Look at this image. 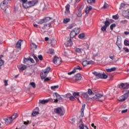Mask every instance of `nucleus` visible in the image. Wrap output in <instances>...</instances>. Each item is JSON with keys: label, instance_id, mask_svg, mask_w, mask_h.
<instances>
[{"label": "nucleus", "instance_id": "obj_52", "mask_svg": "<svg viewBox=\"0 0 129 129\" xmlns=\"http://www.w3.org/2000/svg\"><path fill=\"white\" fill-rule=\"evenodd\" d=\"M107 27L105 26V25H104V26L102 27L101 28V31H103V32H104V31H106V29H107Z\"/></svg>", "mask_w": 129, "mask_h": 129}, {"label": "nucleus", "instance_id": "obj_58", "mask_svg": "<svg viewBox=\"0 0 129 129\" xmlns=\"http://www.w3.org/2000/svg\"><path fill=\"white\" fill-rule=\"evenodd\" d=\"M47 102H49L50 101V102H54V100L52 98H49L47 99Z\"/></svg>", "mask_w": 129, "mask_h": 129}, {"label": "nucleus", "instance_id": "obj_12", "mask_svg": "<svg viewBox=\"0 0 129 129\" xmlns=\"http://www.w3.org/2000/svg\"><path fill=\"white\" fill-rule=\"evenodd\" d=\"M28 4L29 5V8H31V7H34L35 5L38 4V0H33L32 1L28 2Z\"/></svg>", "mask_w": 129, "mask_h": 129}, {"label": "nucleus", "instance_id": "obj_37", "mask_svg": "<svg viewBox=\"0 0 129 129\" xmlns=\"http://www.w3.org/2000/svg\"><path fill=\"white\" fill-rule=\"evenodd\" d=\"M31 49H37V45H36L35 43H32L31 45Z\"/></svg>", "mask_w": 129, "mask_h": 129}, {"label": "nucleus", "instance_id": "obj_62", "mask_svg": "<svg viewBox=\"0 0 129 129\" xmlns=\"http://www.w3.org/2000/svg\"><path fill=\"white\" fill-rule=\"evenodd\" d=\"M94 62L92 60L88 61V65H89L90 64H93Z\"/></svg>", "mask_w": 129, "mask_h": 129}, {"label": "nucleus", "instance_id": "obj_50", "mask_svg": "<svg viewBox=\"0 0 129 129\" xmlns=\"http://www.w3.org/2000/svg\"><path fill=\"white\" fill-rule=\"evenodd\" d=\"M109 8V5L107 4H105L103 7V9H108Z\"/></svg>", "mask_w": 129, "mask_h": 129}, {"label": "nucleus", "instance_id": "obj_43", "mask_svg": "<svg viewBox=\"0 0 129 129\" xmlns=\"http://www.w3.org/2000/svg\"><path fill=\"white\" fill-rule=\"evenodd\" d=\"M59 88V86H51V89H52V90H55V89H57Z\"/></svg>", "mask_w": 129, "mask_h": 129}, {"label": "nucleus", "instance_id": "obj_63", "mask_svg": "<svg viewBox=\"0 0 129 129\" xmlns=\"http://www.w3.org/2000/svg\"><path fill=\"white\" fill-rule=\"evenodd\" d=\"M29 61V58H24V63H26V62H28Z\"/></svg>", "mask_w": 129, "mask_h": 129}, {"label": "nucleus", "instance_id": "obj_24", "mask_svg": "<svg viewBox=\"0 0 129 129\" xmlns=\"http://www.w3.org/2000/svg\"><path fill=\"white\" fill-rule=\"evenodd\" d=\"M85 105H86L85 104H83L81 108V112L82 117L84 116V108H85Z\"/></svg>", "mask_w": 129, "mask_h": 129}, {"label": "nucleus", "instance_id": "obj_61", "mask_svg": "<svg viewBox=\"0 0 129 129\" xmlns=\"http://www.w3.org/2000/svg\"><path fill=\"white\" fill-rule=\"evenodd\" d=\"M123 50H124L125 52H126V53H128L129 50H128V48L124 47L123 48Z\"/></svg>", "mask_w": 129, "mask_h": 129}, {"label": "nucleus", "instance_id": "obj_54", "mask_svg": "<svg viewBox=\"0 0 129 129\" xmlns=\"http://www.w3.org/2000/svg\"><path fill=\"white\" fill-rule=\"evenodd\" d=\"M38 59L40 60V61H42V60H43V56L42 55H39L38 56Z\"/></svg>", "mask_w": 129, "mask_h": 129}, {"label": "nucleus", "instance_id": "obj_38", "mask_svg": "<svg viewBox=\"0 0 129 129\" xmlns=\"http://www.w3.org/2000/svg\"><path fill=\"white\" fill-rule=\"evenodd\" d=\"M88 94H89V95H92V94H93V92H92V90H91V89H89L88 90V92H87Z\"/></svg>", "mask_w": 129, "mask_h": 129}, {"label": "nucleus", "instance_id": "obj_2", "mask_svg": "<svg viewBox=\"0 0 129 129\" xmlns=\"http://www.w3.org/2000/svg\"><path fill=\"white\" fill-rule=\"evenodd\" d=\"M123 93H124L123 95L119 97L118 99V101L122 102L124 101L127 98L129 97V90H124L122 91Z\"/></svg>", "mask_w": 129, "mask_h": 129}, {"label": "nucleus", "instance_id": "obj_56", "mask_svg": "<svg viewBox=\"0 0 129 129\" xmlns=\"http://www.w3.org/2000/svg\"><path fill=\"white\" fill-rule=\"evenodd\" d=\"M51 79V78H46V79H44V82H47V81H49Z\"/></svg>", "mask_w": 129, "mask_h": 129}, {"label": "nucleus", "instance_id": "obj_33", "mask_svg": "<svg viewBox=\"0 0 129 129\" xmlns=\"http://www.w3.org/2000/svg\"><path fill=\"white\" fill-rule=\"evenodd\" d=\"M79 38L80 39H83V38H85V33H82V34H80L79 35Z\"/></svg>", "mask_w": 129, "mask_h": 129}, {"label": "nucleus", "instance_id": "obj_1", "mask_svg": "<svg viewBox=\"0 0 129 129\" xmlns=\"http://www.w3.org/2000/svg\"><path fill=\"white\" fill-rule=\"evenodd\" d=\"M91 99L92 100H96L97 101L102 102V101L105 99V97H104L103 95L100 93H98L96 94L93 97L91 98Z\"/></svg>", "mask_w": 129, "mask_h": 129}, {"label": "nucleus", "instance_id": "obj_45", "mask_svg": "<svg viewBox=\"0 0 129 129\" xmlns=\"http://www.w3.org/2000/svg\"><path fill=\"white\" fill-rule=\"evenodd\" d=\"M37 114H39V112L38 111H33L32 113V116H36Z\"/></svg>", "mask_w": 129, "mask_h": 129}, {"label": "nucleus", "instance_id": "obj_60", "mask_svg": "<svg viewBox=\"0 0 129 129\" xmlns=\"http://www.w3.org/2000/svg\"><path fill=\"white\" fill-rule=\"evenodd\" d=\"M80 129H84V124L82 123L81 125L79 126Z\"/></svg>", "mask_w": 129, "mask_h": 129}, {"label": "nucleus", "instance_id": "obj_35", "mask_svg": "<svg viewBox=\"0 0 129 129\" xmlns=\"http://www.w3.org/2000/svg\"><path fill=\"white\" fill-rule=\"evenodd\" d=\"M116 25L115 24H111L110 26V29L111 31H113V28H115Z\"/></svg>", "mask_w": 129, "mask_h": 129}, {"label": "nucleus", "instance_id": "obj_46", "mask_svg": "<svg viewBox=\"0 0 129 129\" xmlns=\"http://www.w3.org/2000/svg\"><path fill=\"white\" fill-rule=\"evenodd\" d=\"M88 4H94L95 3V0H87Z\"/></svg>", "mask_w": 129, "mask_h": 129}, {"label": "nucleus", "instance_id": "obj_9", "mask_svg": "<svg viewBox=\"0 0 129 129\" xmlns=\"http://www.w3.org/2000/svg\"><path fill=\"white\" fill-rule=\"evenodd\" d=\"M119 88L120 89H121L122 88H123V89H128L129 87V84L126 83H121L120 85H118Z\"/></svg>", "mask_w": 129, "mask_h": 129}, {"label": "nucleus", "instance_id": "obj_49", "mask_svg": "<svg viewBox=\"0 0 129 129\" xmlns=\"http://www.w3.org/2000/svg\"><path fill=\"white\" fill-rule=\"evenodd\" d=\"M29 85H31V86H32L33 88H35L36 87V84L35 83V82H31L29 84Z\"/></svg>", "mask_w": 129, "mask_h": 129}, {"label": "nucleus", "instance_id": "obj_41", "mask_svg": "<svg viewBox=\"0 0 129 129\" xmlns=\"http://www.w3.org/2000/svg\"><path fill=\"white\" fill-rule=\"evenodd\" d=\"M47 26H48V27H51V23H49L48 24H44V26L42 27L43 30H45V29H46V27H47Z\"/></svg>", "mask_w": 129, "mask_h": 129}, {"label": "nucleus", "instance_id": "obj_20", "mask_svg": "<svg viewBox=\"0 0 129 129\" xmlns=\"http://www.w3.org/2000/svg\"><path fill=\"white\" fill-rule=\"evenodd\" d=\"M106 20L105 22H103V23L104 24V26L107 28V27H109V25H110V22L108 21L109 18H106Z\"/></svg>", "mask_w": 129, "mask_h": 129}, {"label": "nucleus", "instance_id": "obj_36", "mask_svg": "<svg viewBox=\"0 0 129 129\" xmlns=\"http://www.w3.org/2000/svg\"><path fill=\"white\" fill-rule=\"evenodd\" d=\"M69 22H70V19L69 18H66L63 19L64 24H67V23H69Z\"/></svg>", "mask_w": 129, "mask_h": 129}, {"label": "nucleus", "instance_id": "obj_27", "mask_svg": "<svg viewBox=\"0 0 129 129\" xmlns=\"http://www.w3.org/2000/svg\"><path fill=\"white\" fill-rule=\"evenodd\" d=\"M116 70V68H112L111 69H106L107 72H112L113 71H115Z\"/></svg>", "mask_w": 129, "mask_h": 129}, {"label": "nucleus", "instance_id": "obj_48", "mask_svg": "<svg viewBox=\"0 0 129 129\" xmlns=\"http://www.w3.org/2000/svg\"><path fill=\"white\" fill-rule=\"evenodd\" d=\"M44 23H45L44 19L38 22V24H39V25H42V24H44Z\"/></svg>", "mask_w": 129, "mask_h": 129}, {"label": "nucleus", "instance_id": "obj_31", "mask_svg": "<svg viewBox=\"0 0 129 129\" xmlns=\"http://www.w3.org/2000/svg\"><path fill=\"white\" fill-rule=\"evenodd\" d=\"M10 117L11 118V119H12V120H14V119H16V118H17V117H18V114L15 113V114H13Z\"/></svg>", "mask_w": 129, "mask_h": 129}, {"label": "nucleus", "instance_id": "obj_51", "mask_svg": "<svg viewBox=\"0 0 129 129\" xmlns=\"http://www.w3.org/2000/svg\"><path fill=\"white\" fill-rule=\"evenodd\" d=\"M76 72V70H74L73 71L69 72L68 73V75H72V74H74Z\"/></svg>", "mask_w": 129, "mask_h": 129}, {"label": "nucleus", "instance_id": "obj_8", "mask_svg": "<svg viewBox=\"0 0 129 129\" xmlns=\"http://www.w3.org/2000/svg\"><path fill=\"white\" fill-rule=\"evenodd\" d=\"M61 58L57 56H55L53 59V63L56 64V65H60V64H61Z\"/></svg>", "mask_w": 129, "mask_h": 129}, {"label": "nucleus", "instance_id": "obj_6", "mask_svg": "<svg viewBox=\"0 0 129 129\" xmlns=\"http://www.w3.org/2000/svg\"><path fill=\"white\" fill-rule=\"evenodd\" d=\"M56 97V99L54 100V102L55 103H57L58 101L59 102H63L64 99L61 97V95H60L58 93L55 92L53 94V96H55Z\"/></svg>", "mask_w": 129, "mask_h": 129}, {"label": "nucleus", "instance_id": "obj_5", "mask_svg": "<svg viewBox=\"0 0 129 129\" xmlns=\"http://www.w3.org/2000/svg\"><path fill=\"white\" fill-rule=\"evenodd\" d=\"M9 1L11 2V0H4V1L1 4V8L2 10L4 11L5 13H7V9H8V4H9Z\"/></svg>", "mask_w": 129, "mask_h": 129}, {"label": "nucleus", "instance_id": "obj_4", "mask_svg": "<svg viewBox=\"0 0 129 129\" xmlns=\"http://www.w3.org/2000/svg\"><path fill=\"white\" fill-rule=\"evenodd\" d=\"M50 70H51V68L48 67L42 71L41 73L40 74V77L42 80H43V79H45V78L47 77L48 74L50 72Z\"/></svg>", "mask_w": 129, "mask_h": 129}, {"label": "nucleus", "instance_id": "obj_42", "mask_svg": "<svg viewBox=\"0 0 129 129\" xmlns=\"http://www.w3.org/2000/svg\"><path fill=\"white\" fill-rule=\"evenodd\" d=\"M82 64H83V66H84V67H85V66H86V65H88V61L84 60L83 61Z\"/></svg>", "mask_w": 129, "mask_h": 129}, {"label": "nucleus", "instance_id": "obj_22", "mask_svg": "<svg viewBox=\"0 0 129 129\" xmlns=\"http://www.w3.org/2000/svg\"><path fill=\"white\" fill-rule=\"evenodd\" d=\"M49 42L50 43V44H51V46H55V45H56L57 44V41H56V40L54 39H51L49 40Z\"/></svg>", "mask_w": 129, "mask_h": 129}, {"label": "nucleus", "instance_id": "obj_59", "mask_svg": "<svg viewBox=\"0 0 129 129\" xmlns=\"http://www.w3.org/2000/svg\"><path fill=\"white\" fill-rule=\"evenodd\" d=\"M29 61H30L31 63H35V61L34 60V59L31 57L29 58Z\"/></svg>", "mask_w": 129, "mask_h": 129}, {"label": "nucleus", "instance_id": "obj_19", "mask_svg": "<svg viewBox=\"0 0 129 129\" xmlns=\"http://www.w3.org/2000/svg\"><path fill=\"white\" fill-rule=\"evenodd\" d=\"M82 77H81V75L80 74H77L75 76V79L76 81H78V80H81Z\"/></svg>", "mask_w": 129, "mask_h": 129}, {"label": "nucleus", "instance_id": "obj_39", "mask_svg": "<svg viewBox=\"0 0 129 129\" xmlns=\"http://www.w3.org/2000/svg\"><path fill=\"white\" fill-rule=\"evenodd\" d=\"M48 53L49 54H51V55H53L54 53H55V52L54 51V49L50 48L49 50Z\"/></svg>", "mask_w": 129, "mask_h": 129}, {"label": "nucleus", "instance_id": "obj_57", "mask_svg": "<svg viewBox=\"0 0 129 129\" xmlns=\"http://www.w3.org/2000/svg\"><path fill=\"white\" fill-rule=\"evenodd\" d=\"M112 18L114 19V20H118V17H117V15H113L112 16Z\"/></svg>", "mask_w": 129, "mask_h": 129}, {"label": "nucleus", "instance_id": "obj_47", "mask_svg": "<svg viewBox=\"0 0 129 129\" xmlns=\"http://www.w3.org/2000/svg\"><path fill=\"white\" fill-rule=\"evenodd\" d=\"M32 56L34 58V59H35L36 62H39V59L38 58V57H37V56H36V55H35V54H33Z\"/></svg>", "mask_w": 129, "mask_h": 129}, {"label": "nucleus", "instance_id": "obj_10", "mask_svg": "<svg viewBox=\"0 0 129 129\" xmlns=\"http://www.w3.org/2000/svg\"><path fill=\"white\" fill-rule=\"evenodd\" d=\"M66 47H71L72 46V40L71 38H68L67 42L64 43Z\"/></svg>", "mask_w": 129, "mask_h": 129}, {"label": "nucleus", "instance_id": "obj_25", "mask_svg": "<svg viewBox=\"0 0 129 129\" xmlns=\"http://www.w3.org/2000/svg\"><path fill=\"white\" fill-rule=\"evenodd\" d=\"M73 31L75 32L76 35H78L80 33V28H76Z\"/></svg>", "mask_w": 129, "mask_h": 129}, {"label": "nucleus", "instance_id": "obj_15", "mask_svg": "<svg viewBox=\"0 0 129 129\" xmlns=\"http://www.w3.org/2000/svg\"><path fill=\"white\" fill-rule=\"evenodd\" d=\"M85 48L82 47V48H78V47H75V51L76 52V53H79V54H81L82 53V51L84 50Z\"/></svg>", "mask_w": 129, "mask_h": 129}, {"label": "nucleus", "instance_id": "obj_7", "mask_svg": "<svg viewBox=\"0 0 129 129\" xmlns=\"http://www.w3.org/2000/svg\"><path fill=\"white\" fill-rule=\"evenodd\" d=\"M54 112H55V113H56V114H59L60 116L64 115V113H65V111H63V110H62V108H61L60 107L55 108L54 109Z\"/></svg>", "mask_w": 129, "mask_h": 129}, {"label": "nucleus", "instance_id": "obj_14", "mask_svg": "<svg viewBox=\"0 0 129 129\" xmlns=\"http://www.w3.org/2000/svg\"><path fill=\"white\" fill-rule=\"evenodd\" d=\"M4 120L5 121L6 124L7 125L10 124V123H12V122H13V119H12V118H11L10 117L4 119Z\"/></svg>", "mask_w": 129, "mask_h": 129}, {"label": "nucleus", "instance_id": "obj_16", "mask_svg": "<svg viewBox=\"0 0 129 129\" xmlns=\"http://www.w3.org/2000/svg\"><path fill=\"white\" fill-rule=\"evenodd\" d=\"M82 95L83 96L84 98L88 99V100H90V99H91V98H89V96L88 95V93L87 92L82 93Z\"/></svg>", "mask_w": 129, "mask_h": 129}, {"label": "nucleus", "instance_id": "obj_55", "mask_svg": "<svg viewBox=\"0 0 129 129\" xmlns=\"http://www.w3.org/2000/svg\"><path fill=\"white\" fill-rule=\"evenodd\" d=\"M27 69V66L23 65L22 67L21 68V70H25V69Z\"/></svg>", "mask_w": 129, "mask_h": 129}, {"label": "nucleus", "instance_id": "obj_30", "mask_svg": "<svg viewBox=\"0 0 129 129\" xmlns=\"http://www.w3.org/2000/svg\"><path fill=\"white\" fill-rule=\"evenodd\" d=\"M39 103L41 104H45V103H48V101L47 100H40Z\"/></svg>", "mask_w": 129, "mask_h": 129}, {"label": "nucleus", "instance_id": "obj_17", "mask_svg": "<svg viewBox=\"0 0 129 129\" xmlns=\"http://www.w3.org/2000/svg\"><path fill=\"white\" fill-rule=\"evenodd\" d=\"M66 15H68V14H70V5L68 4L66 6V11H65Z\"/></svg>", "mask_w": 129, "mask_h": 129}, {"label": "nucleus", "instance_id": "obj_3", "mask_svg": "<svg viewBox=\"0 0 129 129\" xmlns=\"http://www.w3.org/2000/svg\"><path fill=\"white\" fill-rule=\"evenodd\" d=\"M93 74L96 76V78L97 79H106L107 78L108 76L107 75H106L105 73L101 74L100 73H97L96 72H93Z\"/></svg>", "mask_w": 129, "mask_h": 129}, {"label": "nucleus", "instance_id": "obj_64", "mask_svg": "<svg viewBox=\"0 0 129 129\" xmlns=\"http://www.w3.org/2000/svg\"><path fill=\"white\" fill-rule=\"evenodd\" d=\"M77 16H78V17H81V16H82L81 12H79L77 14Z\"/></svg>", "mask_w": 129, "mask_h": 129}, {"label": "nucleus", "instance_id": "obj_28", "mask_svg": "<svg viewBox=\"0 0 129 129\" xmlns=\"http://www.w3.org/2000/svg\"><path fill=\"white\" fill-rule=\"evenodd\" d=\"M72 95L71 93H68V94H67L66 95H62V96L64 98H69V99H70Z\"/></svg>", "mask_w": 129, "mask_h": 129}, {"label": "nucleus", "instance_id": "obj_13", "mask_svg": "<svg viewBox=\"0 0 129 129\" xmlns=\"http://www.w3.org/2000/svg\"><path fill=\"white\" fill-rule=\"evenodd\" d=\"M22 42H23V40H19L17 43H16V45L15 46L16 49H19V50H21V46H22Z\"/></svg>", "mask_w": 129, "mask_h": 129}, {"label": "nucleus", "instance_id": "obj_23", "mask_svg": "<svg viewBox=\"0 0 129 129\" xmlns=\"http://www.w3.org/2000/svg\"><path fill=\"white\" fill-rule=\"evenodd\" d=\"M22 5L24 9H29V8H30V5H29V2L22 3Z\"/></svg>", "mask_w": 129, "mask_h": 129}, {"label": "nucleus", "instance_id": "obj_29", "mask_svg": "<svg viewBox=\"0 0 129 129\" xmlns=\"http://www.w3.org/2000/svg\"><path fill=\"white\" fill-rule=\"evenodd\" d=\"M92 9V8H91V7L86 8V9H85V12L86 14H88L89 12L91 11Z\"/></svg>", "mask_w": 129, "mask_h": 129}, {"label": "nucleus", "instance_id": "obj_21", "mask_svg": "<svg viewBox=\"0 0 129 129\" xmlns=\"http://www.w3.org/2000/svg\"><path fill=\"white\" fill-rule=\"evenodd\" d=\"M128 4L125 5L123 3H121L119 7V10H121V9H125V8H128Z\"/></svg>", "mask_w": 129, "mask_h": 129}, {"label": "nucleus", "instance_id": "obj_26", "mask_svg": "<svg viewBox=\"0 0 129 129\" xmlns=\"http://www.w3.org/2000/svg\"><path fill=\"white\" fill-rule=\"evenodd\" d=\"M75 36H77V34H76V33L73 30L71 32L70 38H72V39H73V38L75 37Z\"/></svg>", "mask_w": 129, "mask_h": 129}, {"label": "nucleus", "instance_id": "obj_44", "mask_svg": "<svg viewBox=\"0 0 129 129\" xmlns=\"http://www.w3.org/2000/svg\"><path fill=\"white\" fill-rule=\"evenodd\" d=\"M4 63H5V61L3 59H0V70L2 69V66L4 65Z\"/></svg>", "mask_w": 129, "mask_h": 129}, {"label": "nucleus", "instance_id": "obj_34", "mask_svg": "<svg viewBox=\"0 0 129 129\" xmlns=\"http://www.w3.org/2000/svg\"><path fill=\"white\" fill-rule=\"evenodd\" d=\"M116 45H117V46L118 47L119 50H121V42L118 43L117 40L116 42Z\"/></svg>", "mask_w": 129, "mask_h": 129}, {"label": "nucleus", "instance_id": "obj_18", "mask_svg": "<svg viewBox=\"0 0 129 129\" xmlns=\"http://www.w3.org/2000/svg\"><path fill=\"white\" fill-rule=\"evenodd\" d=\"M122 16L126 18V19L129 18V15H128V12L127 11H124L122 12Z\"/></svg>", "mask_w": 129, "mask_h": 129}, {"label": "nucleus", "instance_id": "obj_11", "mask_svg": "<svg viewBox=\"0 0 129 129\" xmlns=\"http://www.w3.org/2000/svg\"><path fill=\"white\" fill-rule=\"evenodd\" d=\"M73 95L74 97H75V98H77V99L78 100L80 103H81V101H80V100H79V97H80V93L75 92L73 94Z\"/></svg>", "mask_w": 129, "mask_h": 129}, {"label": "nucleus", "instance_id": "obj_40", "mask_svg": "<svg viewBox=\"0 0 129 129\" xmlns=\"http://www.w3.org/2000/svg\"><path fill=\"white\" fill-rule=\"evenodd\" d=\"M74 70H76H76H82V68H81L80 66H78L75 67L74 68Z\"/></svg>", "mask_w": 129, "mask_h": 129}, {"label": "nucleus", "instance_id": "obj_32", "mask_svg": "<svg viewBox=\"0 0 129 129\" xmlns=\"http://www.w3.org/2000/svg\"><path fill=\"white\" fill-rule=\"evenodd\" d=\"M43 20H44V22L47 23V22H49L50 20H52V18L50 17H46L43 18Z\"/></svg>", "mask_w": 129, "mask_h": 129}, {"label": "nucleus", "instance_id": "obj_53", "mask_svg": "<svg viewBox=\"0 0 129 129\" xmlns=\"http://www.w3.org/2000/svg\"><path fill=\"white\" fill-rule=\"evenodd\" d=\"M70 100H71L72 101H74L75 100V98L74 97V96H71V97L69 98Z\"/></svg>", "mask_w": 129, "mask_h": 129}]
</instances>
